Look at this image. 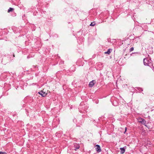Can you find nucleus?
Returning a JSON list of instances; mask_svg holds the SVG:
<instances>
[{"mask_svg":"<svg viewBox=\"0 0 154 154\" xmlns=\"http://www.w3.org/2000/svg\"><path fill=\"white\" fill-rule=\"evenodd\" d=\"M127 127H125V131H124V134H125V132H126V131H127Z\"/></svg>","mask_w":154,"mask_h":154,"instance_id":"obj_14","label":"nucleus"},{"mask_svg":"<svg viewBox=\"0 0 154 154\" xmlns=\"http://www.w3.org/2000/svg\"><path fill=\"white\" fill-rule=\"evenodd\" d=\"M135 88V90H136L137 91H138L139 92L143 91V90L142 88L140 87H136Z\"/></svg>","mask_w":154,"mask_h":154,"instance_id":"obj_8","label":"nucleus"},{"mask_svg":"<svg viewBox=\"0 0 154 154\" xmlns=\"http://www.w3.org/2000/svg\"><path fill=\"white\" fill-rule=\"evenodd\" d=\"M120 153L123 154L125 152V149L124 147L121 148L120 149Z\"/></svg>","mask_w":154,"mask_h":154,"instance_id":"obj_6","label":"nucleus"},{"mask_svg":"<svg viewBox=\"0 0 154 154\" xmlns=\"http://www.w3.org/2000/svg\"><path fill=\"white\" fill-rule=\"evenodd\" d=\"M95 82V80H92L89 83V86L90 87H92L94 86Z\"/></svg>","mask_w":154,"mask_h":154,"instance_id":"obj_5","label":"nucleus"},{"mask_svg":"<svg viewBox=\"0 0 154 154\" xmlns=\"http://www.w3.org/2000/svg\"><path fill=\"white\" fill-rule=\"evenodd\" d=\"M14 10H8V12L9 13L10 12H12Z\"/></svg>","mask_w":154,"mask_h":154,"instance_id":"obj_13","label":"nucleus"},{"mask_svg":"<svg viewBox=\"0 0 154 154\" xmlns=\"http://www.w3.org/2000/svg\"><path fill=\"white\" fill-rule=\"evenodd\" d=\"M2 154H7V153L5 152H2Z\"/></svg>","mask_w":154,"mask_h":154,"instance_id":"obj_15","label":"nucleus"},{"mask_svg":"<svg viewBox=\"0 0 154 154\" xmlns=\"http://www.w3.org/2000/svg\"><path fill=\"white\" fill-rule=\"evenodd\" d=\"M13 56H14V55Z\"/></svg>","mask_w":154,"mask_h":154,"instance_id":"obj_18","label":"nucleus"},{"mask_svg":"<svg viewBox=\"0 0 154 154\" xmlns=\"http://www.w3.org/2000/svg\"><path fill=\"white\" fill-rule=\"evenodd\" d=\"M8 10H14V9L11 8H10Z\"/></svg>","mask_w":154,"mask_h":154,"instance_id":"obj_16","label":"nucleus"},{"mask_svg":"<svg viewBox=\"0 0 154 154\" xmlns=\"http://www.w3.org/2000/svg\"><path fill=\"white\" fill-rule=\"evenodd\" d=\"M96 150L98 152H100L101 151V149L99 145L97 144L95 146Z\"/></svg>","mask_w":154,"mask_h":154,"instance_id":"obj_2","label":"nucleus"},{"mask_svg":"<svg viewBox=\"0 0 154 154\" xmlns=\"http://www.w3.org/2000/svg\"><path fill=\"white\" fill-rule=\"evenodd\" d=\"M139 122L142 124H145L146 123V121L143 118H140L139 119Z\"/></svg>","mask_w":154,"mask_h":154,"instance_id":"obj_4","label":"nucleus"},{"mask_svg":"<svg viewBox=\"0 0 154 154\" xmlns=\"http://www.w3.org/2000/svg\"><path fill=\"white\" fill-rule=\"evenodd\" d=\"M0 154H2V152H0Z\"/></svg>","mask_w":154,"mask_h":154,"instance_id":"obj_17","label":"nucleus"},{"mask_svg":"<svg viewBox=\"0 0 154 154\" xmlns=\"http://www.w3.org/2000/svg\"><path fill=\"white\" fill-rule=\"evenodd\" d=\"M143 62L145 66H148L150 67L152 66V61L150 59H149L148 58L143 59Z\"/></svg>","mask_w":154,"mask_h":154,"instance_id":"obj_1","label":"nucleus"},{"mask_svg":"<svg viewBox=\"0 0 154 154\" xmlns=\"http://www.w3.org/2000/svg\"><path fill=\"white\" fill-rule=\"evenodd\" d=\"M134 48L133 47H132L130 49L129 51L131 52L133 51L134 50Z\"/></svg>","mask_w":154,"mask_h":154,"instance_id":"obj_12","label":"nucleus"},{"mask_svg":"<svg viewBox=\"0 0 154 154\" xmlns=\"http://www.w3.org/2000/svg\"><path fill=\"white\" fill-rule=\"evenodd\" d=\"M42 91H39V92H38V93L42 96Z\"/></svg>","mask_w":154,"mask_h":154,"instance_id":"obj_11","label":"nucleus"},{"mask_svg":"<svg viewBox=\"0 0 154 154\" xmlns=\"http://www.w3.org/2000/svg\"><path fill=\"white\" fill-rule=\"evenodd\" d=\"M42 97H45L47 94V93H46V92H44L42 91Z\"/></svg>","mask_w":154,"mask_h":154,"instance_id":"obj_9","label":"nucleus"},{"mask_svg":"<svg viewBox=\"0 0 154 154\" xmlns=\"http://www.w3.org/2000/svg\"><path fill=\"white\" fill-rule=\"evenodd\" d=\"M112 51V49H109L107 51L104 52V54H109Z\"/></svg>","mask_w":154,"mask_h":154,"instance_id":"obj_7","label":"nucleus"},{"mask_svg":"<svg viewBox=\"0 0 154 154\" xmlns=\"http://www.w3.org/2000/svg\"><path fill=\"white\" fill-rule=\"evenodd\" d=\"M74 147L75 148V150L76 151L77 149H78L79 148L80 146L79 144H78L76 143H74Z\"/></svg>","mask_w":154,"mask_h":154,"instance_id":"obj_3","label":"nucleus"},{"mask_svg":"<svg viewBox=\"0 0 154 154\" xmlns=\"http://www.w3.org/2000/svg\"><path fill=\"white\" fill-rule=\"evenodd\" d=\"M95 22H93L90 24V25L91 26H94L95 25Z\"/></svg>","mask_w":154,"mask_h":154,"instance_id":"obj_10","label":"nucleus"}]
</instances>
